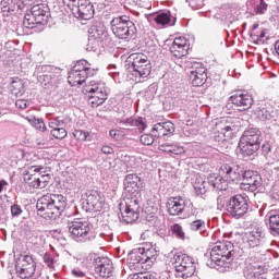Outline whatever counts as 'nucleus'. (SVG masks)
<instances>
[{"label":"nucleus","mask_w":279,"mask_h":279,"mask_svg":"<svg viewBox=\"0 0 279 279\" xmlns=\"http://www.w3.org/2000/svg\"><path fill=\"white\" fill-rule=\"evenodd\" d=\"M241 256H243V248L234 246L230 241H218L211 246L207 265L211 269H217V271H226Z\"/></svg>","instance_id":"nucleus-1"},{"label":"nucleus","mask_w":279,"mask_h":279,"mask_svg":"<svg viewBox=\"0 0 279 279\" xmlns=\"http://www.w3.org/2000/svg\"><path fill=\"white\" fill-rule=\"evenodd\" d=\"M219 173L220 175H223L228 184H230V182H240V180H243L244 191H251V193L257 191L263 184V178L258 172L252 170L244 171L241 166L235 163H223L220 167Z\"/></svg>","instance_id":"nucleus-2"},{"label":"nucleus","mask_w":279,"mask_h":279,"mask_svg":"<svg viewBox=\"0 0 279 279\" xmlns=\"http://www.w3.org/2000/svg\"><path fill=\"white\" fill-rule=\"evenodd\" d=\"M36 208L44 219H58L66 209V197L62 194H46L38 198Z\"/></svg>","instance_id":"nucleus-3"},{"label":"nucleus","mask_w":279,"mask_h":279,"mask_svg":"<svg viewBox=\"0 0 279 279\" xmlns=\"http://www.w3.org/2000/svg\"><path fill=\"white\" fill-rule=\"evenodd\" d=\"M130 66L126 69V80L136 84L151 75V61L146 54L133 53L129 57Z\"/></svg>","instance_id":"nucleus-4"},{"label":"nucleus","mask_w":279,"mask_h":279,"mask_svg":"<svg viewBox=\"0 0 279 279\" xmlns=\"http://www.w3.org/2000/svg\"><path fill=\"white\" fill-rule=\"evenodd\" d=\"M111 32L120 40H132L136 34V25L128 15H120L112 19Z\"/></svg>","instance_id":"nucleus-5"},{"label":"nucleus","mask_w":279,"mask_h":279,"mask_svg":"<svg viewBox=\"0 0 279 279\" xmlns=\"http://www.w3.org/2000/svg\"><path fill=\"white\" fill-rule=\"evenodd\" d=\"M260 130L251 128L244 131L239 147L243 156H254L260 149Z\"/></svg>","instance_id":"nucleus-6"},{"label":"nucleus","mask_w":279,"mask_h":279,"mask_svg":"<svg viewBox=\"0 0 279 279\" xmlns=\"http://www.w3.org/2000/svg\"><path fill=\"white\" fill-rule=\"evenodd\" d=\"M97 71L90 68L86 60H80L69 72L68 82L70 86H82L88 77H93Z\"/></svg>","instance_id":"nucleus-7"},{"label":"nucleus","mask_w":279,"mask_h":279,"mask_svg":"<svg viewBox=\"0 0 279 279\" xmlns=\"http://www.w3.org/2000/svg\"><path fill=\"white\" fill-rule=\"evenodd\" d=\"M63 4L71 10L75 19L90 21L95 16V5L90 0H62Z\"/></svg>","instance_id":"nucleus-8"},{"label":"nucleus","mask_w":279,"mask_h":279,"mask_svg":"<svg viewBox=\"0 0 279 279\" xmlns=\"http://www.w3.org/2000/svg\"><path fill=\"white\" fill-rule=\"evenodd\" d=\"M172 263L174 265L175 278L186 279L195 274V260L186 254L175 253L172 257Z\"/></svg>","instance_id":"nucleus-9"},{"label":"nucleus","mask_w":279,"mask_h":279,"mask_svg":"<svg viewBox=\"0 0 279 279\" xmlns=\"http://www.w3.org/2000/svg\"><path fill=\"white\" fill-rule=\"evenodd\" d=\"M85 93H88V104L92 108H99L108 99V87L101 81H89L85 85Z\"/></svg>","instance_id":"nucleus-10"},{"label":"nucleus","mask_w":279,"mask_h":279,"mask_svg":"<svg viewBox=\"0 0 279 279\" xmlns=\"http://www.w3.org/2000/svg\"><path fill=\"white\" fill-rule=\"evenodd\" d=\"M68 228L72 239L77 243H86V241L95 239V234L90 231V225L86 221L75 220L69 222Z\"/></svg>","instance_id":"nucleus-11"},{"label":"nucleus","mask_w":279,"mask_h":279,"mask_svg":"<svg viewBox=\"0 0 279 279\" xmlns=\"http://www.w3.org/2000/svg\"><path fill=\"white\" fill-rule=\"evenodd\" d=\"M15 274L17 278L29 279L36 274V262L32 255H22L15 263Z\"/></svg>","instance_id":"nucleus-12"},{"label":"nucleus","mask_w":279,"mask_h":279,"mask_svg":"<svg viewBox=\"0 0 279 279\" xmlns=\"http://www.w3.org/2000/svg\"><path fill=\"white\" fill-rule=\"evenodd\" d=\"M120 210L125 223H134V221L141 217V204L138 203V198H126L124 203L120 204Z\"/></svg>","instance_id":"nucleus-13"},{"label":"nucleus","mask_w":279,"mask_h":279,"mask_svg":"<svg viewBox=\"0 0 279 279\" xmlns=\"http://www.w3.org/2000/svg\"><path fill=\"white\" fill-rule=\"evenodd\" d=\"M106 201L97 190H89L85 193L82 206L86 213H101Z\"/></svg>","instance_id":"nucleus-14"},{"label":"nucleus","mask_w":279,"mask_h":279,"mask_svg":"<svg viewBox=\"0 0 279 279\" xmlns=\"http://www.w3.org/2000/svg\"><path fill=\"white\" fill-rule=\"evenodd\" d=\"M248 208L247 198L239 194L230 198L227 205V213L234 219H241Z\"/></svg>","instance_id":"nucleus-15"},{"label":"nucleus","mask_w":279,"mask_h":279,"mask_svg":"<svg viewBox=\"0 0 279 279\" xmlns=\"http://www.w3.org/2000/svg\"><path fill=\"white\" fill-rule=\"evenodd\" d=\"M190 80H192L193 86H204L206 81L208 80V74H206V68H204V63L193 61L191 62Z\"/></svg>","instance_id":"nucleus-16"},{"label":"nucleus","mask_w":279,"mask_h":279,"mask_svg":"<svg viewBox=\"0 0 279 279\" xmlns=\"http://www.w3.org/2000/svg\"><path fill=\"white\" fill-rule=\"evenodd\" d=\"M36 0H2L0 1V14L2 16H12L16 10H23V5H29Z\"/></svg>","instance_id":"nucleus-17"},{"label":"nucleus","mask_w":279,"mask_h":279,"mask_svg":"<svg viewBox=\"0 0 279 279\" xmlns=\"http://www.w3.org/2000/svg\"><path fill=\"white\" fill-rule=\"evenodd\" d=\"M189 201L178 196V197H170L166 204L167 211L172 217H178L186 210V206Z\"/></svg>","instance_id":"nucleus-18"},{"label":"nucleus","mask_w":279,"mask_h":279,"mask_svg":"<svg viewBox=\"0 0 279 279\" xmlns=\"http://www.w3.org/2000/svg\"><path fill=\"white\" fill-rule=\"evenodd\" d=\"M95 272L100 276V278H110L112 276V260L108 257H98L94 263Z\"/></svg>","instance_id":"nucleus-19"},{"label":"nucleus","mask_w":279,"mask_h":279,"mask_svg":"<svg viewBox=\"0 0 279 279\" xmlns=\"http://www.w3.org/2000/svg\"><path fill=\"white\" fill-rule=\"evenodd\" d=\"M190 45L186 37H175L170 46V53L174 58H184L189 53Z\"/></svg>","instance_id":"nucleus-20"},{"label":"nucleus","mask_w":279,"mask_h":279,"mask_svg":"<svg viewBox=\"0 0 279 279\" xmlns=\"http://www.w3.org/2000/svg\"><path fill=\"white\" fill-rule=\"evenodd\" d=\"M123 185L126 193H138L141 189H145V181L138 174L131 173L125 175Z\"/></svg>","instance_id":"nucleus-21"},{"label":"nucleus","mask_w":279,"mask_h":279,"mask_svg":"<svg viewBox=\"0 0 279 279\" xmlns=\"http://www.w3.org/2000/svg\"><path fill=\"white\" fill-rule=\"evenodd\" d=\"M229 101H231V104L234 106L243 108V110H250L254 104L252 95L242 90L235 92L232 96H230Z\"/></svg>","instance_id":"nucleus-22"},{"label":"nucleus","mask_w":279,"mask_h":279,"mask_svg":"<svg viewBox=\"0 0 279 279\" xmlns=\"http://www.w3.org/2000/svg\"><path fill=\"white\" fill-rule=\"evenodd\" d=\"M265 241V231L260 227L245 233L244 242L248 247H258Z\"/></svg>","instance_id":"nucleus-23"},{"label":"nucleus","mask_w":279,"mask_h":279,"mask_svg":"<svg viewBox=\"0 0 279 279\" xmlns=\"http://www.w3.org/2000/svg\"><path fill=\"white\" fill-rule=\"evenodd\" d=\"M153 136L155 138H167V136H173L175 132V124L173 122L157 123L153 126Z\"/></svg>","instance_id":"nucleus-24"},{"label":"nucleus","mask_w":279,"mask_h":279,"mask_svg":"<svg viewBox=\"0 0 279 279\" xmlns=\"http://www.w3.org/2000/svg\"><path fill=\"white\" fill-rule=\"evenodd\" d=\"M208 186L214 191H229V183L227 179L219 172L208 175Z\"/></svg>","instance_id":"nucleus-25"},{"label":"nucleus","mask_w":279,"mask_h":279,"mask_svg":"<svg viewBox=\"0 0 279 279\" xmlns=\"http://www.w3.org/2000/svg\"><path fill=\"white\" fill-rule=\"evenodd\" d=\"M31 12L39 25H47L49 23V7L35 4L31 8Z\"/></svg>","instance_id":"nucleus-26"},{"label":"nucleus","mask_w":279,"mask_h":279,"mask_svg":"<svg viewBox=\"0 0 279 279\" xmlns=\"http://www.w3.org/2000/svg\"><path fill=\"white\" fill-rule=\"evenodd\" d=\"M145 247L133 248L129 253L128 263L134 269H141V265H145V257L143 256Z\"/></svg>","instance_id":"nucleus-27"},{"label":"nucleus","mask_w":279,"mask_h":279,"mask_svg":"<svg viewBox=\"0 0 279 279\" xmlns=\"http://www.w3.org/2000/svg\"><path fill=\"white\" fill-rule=\"evenodd\" d=\"M265 274V267L258 262H247L244 268V277L246 279H257Z\"/></svg>","instance_id":"nucleus-28"},{"label":"nucleus","mask_w":279,"mask_h":279,"mask_svg":"<svg viewBox=\"0 0 279 279\" xmlns=\"http://www.w3.org/2000/svg\"><path fill=\"white\" fill-rule=\"evenodd\" d=\"M192 184L194 186V191L196 195H206L208 191L210 190V185H208V178L206 181L205 177H202L201 174H195L192 179Z\"/></svg>","instance_id":"nucleus-29"},{"label":"nucleus","mask_w":279,"mask_h":279,"mask_svg":"<svg viewBox=\"0 0 279 279\" xmlns=\"http://www.w3.org/2000/svg\"><path fill=\"white\" fill-rule=\"evenodd\" d=\"M88 34L89 37L95 38L96 40H100L102 43H106V40H108V28H106V25L101 23L92 25Z\"/></svg>","instance_id":"nucleus-30"},{"label":"nucleus","mask_w":279,"mask_h":279,"mask_svg":"<svg viewBox=\"0 0 279 279\" xmlns=\"http://www.w3.org/2000/svg\"><path fill=\"white\" fill-rule=\"evenodd\" d=\"M43 169L44 168H39L38 166H33L31 168V172L24 177L25 182L28 183L33 189H43V186L40 185V177L36 174L40 173Z\"/></svg>","instance_id":"nucleus-31"},{"label":"nucleus","mask_w":279,"mask_h":279,"mask_svg":"<svg viewBox=\"0 0 279 279\" xmlns=\"http://www.w3.org/2000/svg\"><path fill=\"white\" fill-rule=\"evenodd\" d=\"M268 228L272 236H279V210H271L266 215Z\"/></svg>","instance_id":"nucleus-32"},{"label":"nucleus","mask_w":279,"mask_h":279,"mask_svg":"<svg viewBox=\"0 0 279 279\" xmlns=\"http://www.w3.org/2000/svg\"><path fill=\"white\" fill-rule=\"evenodd\" d=\"M123 130H130V128H137L138 132H144L147 124L143 122V118H128L120 121Z\"/></svg>","instance_id":"nucleus-33"},{"label":"nucleus","mask_w":279,"mask_h":279,"mask_svg":"<svg viewBox=\"0 0 279 279\" xmlns=\"http://www.w3.org/2000/svg\"><path fill=\"white\" fill-rule=\"evenodd\" d=\"M154 21L157 25H161L162 27L167 25H175V19L171 16V12L169 11H161L153 15Z\"/></svg>","instance_id":"nucleus-34"},{"label":"nucleus","mask_w":279,"mask_h":279,"mask_svg":"<svg viewBox=\"0 0 279 279\" xmlns=\"http://www.w3.org/2000/svg\"><path fill=\"white\" fill-rule=\"evenodd\" d=\"M161 151L166 154H173L174 156H182L184 154V147L180 144H162L160 145Z\"/></svg>","instance_id":"nucleus-35"},{"label":"nucleus","mask_w":279,"mask_h":279,"mask_svg":"<svg viewBox=\"0 0 279 279\" xmlns=\"http://www.w3.org/2000/svg\"><path fill=\"white\" fill-rule=\"evenodd\" d=\"M43 260L44 265H46L50 271H58V269H60V263H58V259L54 258L53 255L46 253Z\"/></svg>","instance_id":"nucleus-36"},{"label":"nucleus","mask_w":279,"mask_h":279,"mask_svg":"<svg viewBox=\"0 0 279 279\" xmlns=\"http://www.w3.org/2000/svg\"><path fill=\"white\" fill-rule=\"evenodd\" d=\"M255 114L259 119V121H269L274 116L267 106H259L255 109Z\"/></svg>","instance_id":"nucleus-37"},{"label":"nucleus","mask_w":279,"mask_h":279,"mask_svg":"<svg viewBox=\"0 0 279 279\" xmlns=\"http://www.w3.org/2000/svg\"><path fill=\"white\" fill-rule=\"evenodd\" d=\"M170 232L172 236L179 239L180 241H184L186 239V233H184V229L180 226V223L171 225Z\"/></svg>","instance_id":"nucleus-38"},{"label":"nucleus","mask_w":279,"mask_h":279,"mask_svg":"<svg viewBox=\"0 0 279 279\" xmlns=\"http://www.w3.org/2000/svg\"><path fill=\"white\" fill-rule=\"evenodd\" d=\"M10 90L12 95H23V90H24L23 80L14 78L10 84Z\"/></svg>","instance_id":"nucleus-39"},{"label":"nucleus","mask_w":279,"mask_h":279,"mask_svg":"<svg viewBox=\"0 0 279 279\" xmlns=\"http://www.w3.org/2000/svg\"><path fill=\"white\" fill-rule=\"evenodd\" d=\"M65 186L70 191H77L82 187V183H80V179H77L75 174H72L65 179Z\"/></svg>","instance_id":"nucleus-40"},{"label":"nucleus","mask_w":279,"mask_h":279,"mask_svg":"<svg viewBox=\"0 0 279 279\" xmlns=\"http://www.w3.org/2000/svg\"><path fill=\"white\" fill-rule=\"evenodd\" d=\"M36 25H40V22L36 21V16L31 13H26L23 20V26L26 27V29H34Z\"/></svg>","instance_id":"nucleus-41"},{"label":"nucleus","mask_w":279,"mask_h":279,"mask_svg":"<svg viewBox=\"0 0 279 279\" xmlns=\"http://www.w3.org/2000/svg\"><path fill=\"white\" fill-rule=\"evenodd\" d=\"M218 132L220 141H228V138L234 134V130L228 124H220V130Z\"/></svg>","instance_id":"nucleus-42"},{"label":"nucleus","mask_w":279,"mask_h":279,"mask_svg":"<svg viewBox=\"0 0 279 279\" xmlns=\"http://www.w3.org/2000/svg\"><path fill=\"white\" fill-rule=\"evenodd\" d=\"M190 230H192V232H199L201 234H204L206 232V221L203 219L192 221L190 223Z\"/></svg>","instance_id":"nucleus-43"},{"label":"nucleus","mask_w":279,"mask_h":279,"mask_svg":"<svg viewBox=\"0 0 279 279\" xmlns=\"http://www.w3.org/2000/svg\"><path fill=\"white\" fill-rule=\"evenodd\" d=\"M144 256L145 263H154L156 260V256H158V251L154 246L145 248L144 253L142 254Z\"/></svg>","instance_id":"nucleus-44"},{"label":"nucleus","mask_w":279,"mask_h":279,"mask_svg":"<svg viewBox=\"0 0 279 279\" xmlns=\"http://www.w3.org/2000/svg\"><path fill=\"white\" fill-rule=\"evenodd\" d=\"M31 243L36 245V247H43V245H45V235L43 234V231H34L31 236Z\"/></svg>","instance_id":"nucleus-45"},{"label":"nucleus","mask_w":279,"mask_h":279,"mask_svg":"<svg viewBox=\"0 0 279 279\" xmlns=\"http://www.w3.org/2000/svg\"><path fill=\"white\" fill-rule=\"evenodd\" d=\"M104 46V41L97 40L94 37L88 38V44H87V51H98L99 47Z\"/></svg>","instance_id":"nucleus-46"},{"label":"nucleus","mask_w":279,"mask_h":279,"mask_svg":"<svg viewBox=\"0 0 279 279\" xmlns=\"http://www.w3.org/2000/svg\"><path fill=\"white\" fill-rule=\"evenodd\" d=\"M73 136L76 141H80L81 143H84V141H92L90 133L82 130H75L73 132Z\"/></svg>","instance_id":"nucleus-47"},{"label":"nucleus","mask_w":279,"mask_h":279,"mask_svg":"<svg viewBox=\"0 0 279 279\" xmlns=\"http://www.w3.org/2000/svg\"><path fill=\"white\" fill-rule=\"evenodd\" d=\"M50 130H60L61 128H66V122L60 120V118H52L48 123Z\"/></svg>","instance_id":"nucleus-48"},{"label":"nucleus","mask_w":279,"mask_h":279,"mask_svg":"<svg viewBox=\"0 0 279 279\" xmlns=\"http://www.w3.org/2000/svg\"><path fill=\"white\" fill-rule=\"evenodd\" d=\"M66 126H61V129L51 130L50 134L53 136V138H57L59 141H62V138H66L68 132Z\"/></svg>","instance_id":"nucleus-49"},{"label":"nucleus","mask_w":279,"mask_h":279,"mask_svg":"<svg viewBox=\"0 0 279 279\" xmlns=\"http://www.w3.org/2000/svg\"><path fill=\"white\" fill-rule=\"evenodd\" d=\"M32 123L36 130H39V132H47V125L45 124V121H43V119L34 118L32 120Z\"/></svg>","instance_id":"nucleus-50"},{"label":"nucleus","mask_w":279,"mask_h":279,"mask_svg":"<svg viewBox=\"0 0 279 279\" xmlns=\"http://www.w3.org/2000/svg\"><path fill=\"white\" fill-rule=\"evenodd\" d=\"M154 138H156V136H154V133L143 134L140 141L143 145H154Z\"/></svg>","instance_id":"nucleus-51"},{"label":"nucleus","mask_w":279,"mask_h":279,"mask_svg":"<svg viewBox=\"0 0 279 279\" xmlns=\"http://www.w3.org/2000/svg\"><path fill=\"white\" fill-rule=\"evenodd\" d=\"M192 10H199L204 8V0H186Z\"/></svg>","instance_id":"nucleus-52"},{"label":"nucleus","mask_w":279,"mask_h":279,"mask_svg":"<svg viewBox=\"0 0 279 279\" xmlns=\"http://www.w3.org/2000/svg\"><path fill=\"white\" fill-rule=\"evenodd\" d=\"M37 175L39 178L41 189H45L47 184H49V180H51V177H49V174H41L40 171L37 173Z\"/></svg>","instance_id":"nucleus-53"},{"label":"nucleus","mask_w":279,"mask_h":279,"mask_svg":"<svg viewBox=\"0 0 279 279\" xmlns=\"http://www.w3.org/2000/svg\"><path fill=\"white\" fill-rule=\"evenodd\" d=\"M15 106L16 108H19L20 110H27V108L29 107V100L26 99H17L15 101Z\"/></svg>","instance_id":"nucleus-54"},{"label":"nucleus","mask_w":279,"mask_h":279,"mask_svg":"<svg viewBox=\"0 0 279 279\" xmlns=\"http://www.w3.org/2000/svg\"><path fill=\"white\" fill-rule=\"evenodd\" d=\"M255 10L257 14H265V12H267V3H265V0H262Z\"/></svg>","instance_id":"nucleus-55"},{"label":"nucleus","mask_w":279,"mask_h":279,"mask_svg":"<svg viewBox=\"0 0 279 279\" xmlns=\"http://www.w3.org/2000/svg\"><path fill=\"white\" fill-rule=\"evenodd\" d=\"M23 213V209H21L20 205H13L11 206V215L12 217H19Z\"/></svg>","instance_id":"nucleus-56"},{"label":"nucleus","mask_w":279,"mask_h":279,"mask_svg":"<svg viewBox=\"0 0 279 279\" xmlns=\"http://www.w3.org/2000/svg\"><path fill=\"white\" fill-rule=\"evenodd\" d=\"M72 276L75 278H84L85 274L84 271L80 270V268L72 269Z\"/></svg>","instance_id":"nucleus-57"},{"label":"nucleus","mask_w":279,"mask_h":279,"mask_svg":"<svg viewBox=\"0 0 279 279\" xmlns=\"http://www.w3.org/2000/svg\"><path fill=\"white\" fill-rule=\"evenodd\" d=\"M101 151L107 155L114 154V149L110 146H102Z\"/></svg>","instance_id":"nucleus-58"},{"label":"nucleus","mask_w":279,"mask_h":279,"mask_svg":"<svg viewBox=\"0 0 279 279\" xmlns=\"http://www.w3.org/2000/svg\"><path fill=\"white\" fill-rule=\"evenodd\" d=\"M128 279H143V272L130 275Z\"/></svg>","instance_id":"nucleus-59"},{"label":"nucleus","mask_w":279,"mask_h":279,"mask_svg":"<svg viewBox=\"0 0 279 279\" xmlns=\"http://www.w3.org/2000/svg\"><path fill=\"white\" fill-rule=\"evenodd\" d=\"M39 80H44V82H49L51 81V75L50 74H44L39 76Z\"/></svg>","instance_id":"nucleus-60"},{"label":"nucleus","mask_w":279,"mask_h":279,"mask_svg":"<svg viewBox=\"0 0 279 279\" xmlns=\"http://www.w3.org/2000/svg\"><path fill=\"white\" fill-rule=\"evenodd\" d=\"M119 131H117V130H111L110 132H109V135L111 136V138H116V141H117V138H119Z\"/></svg>","instance_id":"nucleus-61"},{"label":"nucleus","mask_w":279,"mask_h":279,"mask_svg":"<svg viewBox=\"0 0 279 279\" xmlns=\"http://www.w3.org/2000/svg\"><path fill=\"white\" fill-rule=\"evenodd\" d=\"M142 279H156V276L147 272V274H143L142 272Z\"/></svg>","instance_id":"nucleus-62"},{"label":"nucleus","mask_w":279,"mask_h":279,"mask_svg":"<svg viewBox=\"0 0 279 279\" xmlns=\"http://www.w3.org/2000/svg\"><path fill=\"white\" fill-rule=\"evenodd\" d=\"M5 186H8V181L0 180V193L3 192V189H5Z\"/></svg>","instance_id":"nucleus-63"},{"label":"nucleus","mask_w":279,"mask_h":279,"mask_svg":"<svg viewBox=\"0 0 279 279\" xmlns=\"http://www.w3.org/2000/svg\"><path fill=\"white\" fill-rule=\"evenodd\" d=\"M265 36H266L265 31H262L260 34L256 36V40H258L260 43V41H263Z\"/></svg>","instance_id":"nucleus-64"}]
</instances>
